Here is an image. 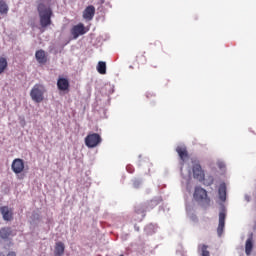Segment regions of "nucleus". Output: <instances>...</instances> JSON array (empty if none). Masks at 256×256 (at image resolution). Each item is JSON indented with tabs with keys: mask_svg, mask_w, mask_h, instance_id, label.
<instances>
[{
	"mask_svg": "<svg viewBox=\"0 0 256 256\" xmlns=\"http://www.w3.org/2000/svg\"><path fill=\"white\" fill-rule=\"evenodd\" d=\"M141 185V181L138 179L133 180V187H135V189H138V187H140Z\"/></svg>",
	"mask_w": 256,
	"mask_h": 256,
	"instance_id": "393cba45",
	"label": "nucleus"
},
{
	"mask_svg": "<svg viewBox=\"0 0 256 256\" xmlns=\"http://www.w3.org/2000/svg\"><path fill=\"white\" fill-rule=\"evenodd\" d=\"M155 69H157V66H153Z\"/></svg>",
	"mask_w": 256,
	"mask_h": 256,
	"instance_id": "c85d7f7f",
	"label": "nucleus"
},
{
	"mask_svg": "<svg viewBox=\"0 0 256 256\" xmlns=\"http://www.w3.org/2000/svg\"><path fill=\"white\" fill-rule=\"evenodd\" d=\"M158 205H159V201L150 200L146 205V209H153L154 207H157Z\"/></svg>",
	"mask_w": 256,
	"mask_h": 256,
	"instance_id": "412c9836",
	"label": "nucleus"
},
{
	"mask_svg": "<svg viewBox=\"0 0 256 256\" xmlns=\"http://www.w3.org/2000/svg\"><path fill=\"white\" fill-rule=\"evenodd\" d=\"M129 169H131V166H127V171H129L131 173V170H129Z\"/></svg>",
	"mask_w": 256,
	"mask_h": 256,
	"instance_id": "bb28decb",
	"label": "nucleus"
},
{
	"mask_svg": "<svg viewBox=\"0 0 256 256\" xmlns=\"http://www.w3.org/2000/svg\"><path fill=\"white\" fill-rule=\"evenodd\" d=\"M101 135L98 133H92L86 136L85 138V145L89 149H94V147H97L101 143Z\"/></svg>",
	"mask_w": 256,
	"mask_h": 256,
	"instance_id": "20e7f679",
	"label": "nucleus"
},
{
	"mask_svg": "<svg viewBox=\"0 0 256 256\" xmlns=\"http://www.w3.org/2000/svg\"><path fill=\"white\" fill-rule=\"evenodd\" d=\"M97 71L100 75H105L107 73V64L104 61L98 62Z\"/></svg>",
	"mask_w": 256,
	"mask_h": 256,
	"instance_id": "a211bd4d",
	"label": "nucleus"
},
{
	"mask_svg": "<svg viewBox=\"0 0 256 256\" xmlns=\"http://www.w3.org/2000/svg\"><path fill=\"white\" fill-rule=\"evenodd\" d=\"M0 213L4 221H13V209L9 208V206L0 207Z\"/></svg>",
	"mask_w": 256,
	"mask_h": 256,
	"instance_id": "6e6552de",
	"label": "nucleus"
},
{
	"mask_svg": "<svg viewBox=\"0 0 256 256\" xmlns=\"http://www.w3.org/2000/svg\"><path fill=\"white\" fill-rule=\"evenodd\" d=\"M219 223L225 225V212H220L219 213Z\"/></svg>",
	"mask_w": 256,
	"mask_h": 256,
	"instance_id": "b1692460",
	"label": "nucleus"
},
{
	"mask_svg": "<svg viewBox=\"0 0 256 256\" xmlns=\"http://www.w3.org/2000/svg\"><path fill=\"white\" fill-rule=\"evenodd\" d=\"M35 57L37 62L40 63V65H45V63H47V54H45V50H37L35 53Z\"/></svg>",
	"mask_w": 256,
	"mask_h": 256,
	"instance_id": "9b49d317",
	"label": "nucleus"
},
{
	"mask_svg": "<svg viewBox=\"0 0 256 256\" xmlns=\"http://www.w3.org/2000/svg\"><path fill=\"white\" fill-rule=\"evenodd\" d=\"M193 167V177L194 179H197V181L203 182L205 181V172L203 171V168H201V164L197 160H192Z\"/></svg>",
	"mask_w": 256,
	"mask_h": 256,
	"instance_id": "39448f33",
	"label": "nucleus"
},
{
	"mask_svg": "<svg viewBox=\"0 0 256 256\" xmlns=\"http://www.w3.org/2000/svg\"><path fill=\"white\" fill-rule=\"evenodd\" d=\"M11 168L13 173L19 175V173H23L25 170V161H23V159L16 158L13 160Z\"/></svg>",
	"mask_w": 256,
	"mask_h": 256,
	"instance_id": "0eeeda50",
	"label": "nucleus"
},
{
	"mask_svg": "<svg viewBox=\"0 0 256 256\" xmlns=\"http://www.w3.org/2000/svg\"><path fill=\"white\" fill-rule=\"evenodd\" d=\"M194 199L195 201H200L201 203H206L209 205L211 203V199L207 196V190L197 186L194 191Z\"/></svg>",
	"mask_w": 256,
	"mask_h": 256,
	"instance_id": "7ed1b4c3",
	"label": "nucleus"
},
{
	"mask_svg": "<svg viewBox=\"0 0 256 256\" xmlns=\"http://www.w3.org/2000/svg\"><path fill=\"white\" fill-rule=\"evenodd\" d=\"M57 87L59 91H69V80L67 78L59 77L57 80Z\"/></svg>",
	"mask_w": 256,
	"mask_h": 256,
	"instance_id": "1a4fd4ad",
	"label": "nucleus"
},
{
	"mask_svg": "<svg viewBox=\"0 0 256 256\" xmlns=\"http://www.w3.org/2000/svg\"><path fill=\"white\" fill-rule=\"evenodd\" d=\"M209 246L205 244H200L198 246V251L200 252L201 256H211V253L209 252Z\"/></svg>",
	"mask_w": 256,
	"mask_h": 256,
	"instance_id": "f3484780",
	"label": "nucleus"
},
{
	"mask_svg": "<svg viewBox=\"0 0 256 256\" xmlns=\"http://www.w3.org/2000/svg\"><path fill=\"white\" fill-rule=\"evenodd\" d=\"M218 195L220 201H226L227 200V186L225 184H221L218 189Z\"/></svg>",
	"mask_w": 256,
	"mask_h": 256,
	"instance_id": "2eb2a0df",
	"label": "nucleus"
},
{
	"mask_svg": "<svg viewBox=\"0 0 256 256\" xmlns=\"http://www.w3.org/2000/svg\"><path fill=\"white\" fill-rule=\"evenodd\" d=\"M13 235V231L11 230L10 227H4L0 229V238L1 239H9Z\"/></svg>",
	"mask_w": 256,
	"mask_h": 256,
	"instance_id": "dca6fc26",
	"label": "nucleus"
},
{
	"mask_svg": "<svg viewBox=\"0 0 256 256\" xmlns=\"http://www.w3.org/2000/svg\"><path fill=\"white\" fill-rule=\"evenodd\" d=\"M65 253V244L63 242H56L54 255L55 256H63Z\"/></svg>",
	"mask_w": 256,
	"mask_h": 256,
	"instance_id": "ddd939ff",
	"label": "nucleus"
},
{
	"mask_svg": "<svg viewBox=\"0 0 256 256\" xmlns=\"http://www.w3.org/2000/svg\"><path fill=\"white\" fill-rule=\"evenodd\" d=\"M38 15L40 19V31L41 33L45 32V29L49 27L53 23L51 17H53V10L51 8L45 6V4L38 5Z\"/></svg>",
	"mask_w": 256,
	"mask_h": 256,
	"instance_id": "f257e3e1",
	"label": "nucleus"
},
{
	"mask_svg": "<svg viewBox=\"0 0 256 256\" xmlns=\"http://www.w3.org/2000/svg\"><path fill=\"white\" fill-rule=\"evenodd\" d=\"M45 93H47L45 85L35 84L30 91V97L34 103H43L45 101Z\"/></svg>",
	"mask_w": 256,
	"mask_h": 256,
	"instance_id": "f03ea898",
	"label": "nucleus"
},
{
	"mask_svg": "<svg viewBox=\"0 0 256 256\" xmlns=\"http://www.w3.org/2000/svg\"><path fill=\"white\" fill-rule=\"evenodd\" d=\"M0 256H17V253L15 251H10L5 255L3 252H0Z\"/></svg>",
	"mask_w": 256,
	"mask_h": 256,
	"instance_id": "a878e982",
	"label": "nucleus"
},
{
	"mask_svg": "<svg viewBox=\"0 0 256 256\" xmlns=\"http://www.w3.org/2000/svg\"><path fill=\"white\" fill-rule=\"evenodd\" d=\"M253 251V234H250L249 238L246 240L245 243V253L246 255H251Z\"/></svg>",
	"mask_w": 256,
	"mask_h": 256,
	"instance_id": "4468645a",
	"label": "nucleus"
},
{
	"mask_svg": "<svg viewBox=\"0 0 256 256\" xmlns=\"http://www.w3.org/2000/svg\"><path fill=\"white\" fill-rule=\"evenodd\" d=\"M209 185H213V178L210 179V184Z\"/></svg>",
	"mask_w": 256,
	"mask_h": 256,
	"instance_id": "cd10ccee",
	"label": "nucleus"
},
{
	"mask_svg": "<svg viewBox=\"0 0 256 256\" xmlns=\"http://www.w3.org/2000/svg\"><path fill=\"white\" fill-rule=\"evenodd\" d=\"M225 229V224H218V228H217V233L219 235V237H221V235H223V230Z\"/></svg>",
	"mask_w": 256,
	"mask_h": 256,
	"instance_id": "4be33fe9",
	"label": "nucleus"
},
{
	"mask_svg": "<svg viewBox=\"0 0 256 256\" xmlns=\"http://www.w3.org/2000/svg\"><path fill=\"white\" fill-rule=\"evenodd\" d=\"M136 213L137 215H142V217H145V208L144 207L137 208Z\"/></svg>",
	"mask_w": 256,
	"mask_h": 256,
	"instance_id": "5701e85b",
	"label": "nucleus"
},
{
	"mask_svg": "<svg viewBox=\"0 0 256 256\" xmlns=\"http://www.w3.org/2000/svg\"><path fill=\"white\" fill-rule=\"evenodd\" d=\"M8 65L9 64L7 62V58L0 57V75H2V73H5V71L7 70Z\"/></svg>",
	"mask_w": 256,
	"mask_h": 256,
	"instance_id": "6ab92c4d",
	"label": "nucleus"
},
{
	"mask_svg": "<svg viewBox=\"0 0 256 256\" xmlns=\"http://www.w3.org/2000/svg\"><path fill=\"white\" fill-rule=\"evenodd\" d=\"M93 17H95V6H87L83 11V18L86 19V21H91Z\"/></svg>",
	"mask_w": 256,
	"mask_h": 256,
	"instance_id": "9d476101",
	"label": "nucleus"
},
{
	"mask_svg": "<svg viewBox=\"0 0 256 256\" xmlns=\"http://www.w3.org/2000/svg\"><path fill=\"white\" fill-rule=\"evenodd\" d=\"M0 13L2 15H7V13H9V6H7V3L3 0H0Z\"/></svg>",
	"mask_w": 256,
	"mask_h": 256,
	"instance_id": "aec40b11",
	"label": "nucleus"
},
{
	"mask_svg": "<svg viewBox=\"0 0 256 256\" xmlns=\"http://www.w3.org/2000/svg\"><path fill=\"white\" fill-rule=\"evenodd\" d=\"M88 31L89 30L85 28L83 23H79L71 28L70 33L73 36V39H77L80 35H85Z\"/></svg>",
	"mask_w": 256,
	"mask_h": 256,
	"instance_id": "423d86ee",
	"label": "nucleus"
},
{
	"mask_svg": "<svg viewBox=\"0 0 256 256\" xmlns=\"http://www.w3.org/2000/svg\"><path fill=\"white\" fill-rule=\"evenodd\" d=\"M176 152L178 153L182 162H185V159H189V152L185 146H177Z\"/></svg>",
	"mask_w": 256,
	"mask_h": 256,
	"instance_id": "f8f14e48",
	"label": "nucleus"
}]
</instances>
